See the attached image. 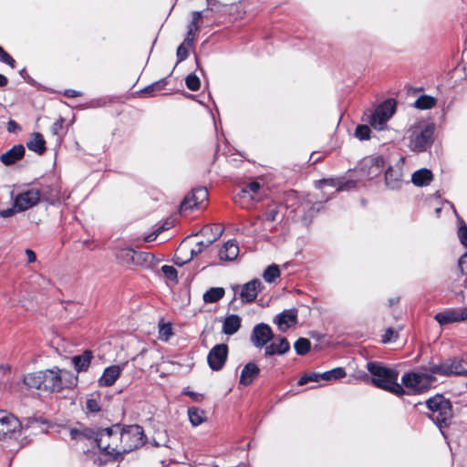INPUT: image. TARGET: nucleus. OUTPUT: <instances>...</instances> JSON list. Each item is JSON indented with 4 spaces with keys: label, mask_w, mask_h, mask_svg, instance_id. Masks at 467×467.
Here are the masks:
<instances>
[{
    "label": "nucleus",
    "mask_w": 467,
    "mask_h": 467,
    "mask_svg": "<svg viewBox=\"0 0 467 467\" xmlns=\"http://www.w3.org/2000/svg\"><path fill=\"white\" fill-rule=\"evenodd\" d=\"M367 369L371 374V382L377 388L391 392L397 396L405 393L403 387L398 383L399 372L382 366L378 362H368Z\"/></svg>",
    "instance_id": "1"
},
{
    "label": "nucleus",
    "mask_w": 467,
    "mask_h": 467,
    "mask_svg": "<svg viewBox=\"0 0 467 467\" xmlns=\"http://www.w3.org/2000/svg\"><path fill=\"white\" fill-rule=\"evenodd\" d=\"M41 373L44 392H58L65 388L75 387L78 382L77 376L58 368L41 370Z\"/></svg>",
    "instance_id": "2"
},
{
    "label": "nucleus",
    "mask_w": 467,
    "mask_h": 467,
    "mask_svg": "<svg viewBox=\"0 0 467 467\" xmlns=\"http://www.w3.org/2000/svg\"><path fill=\"white\" fill-rule=\"evenodd\" d=\"M95 442L99 450L110 459H121V450H119L121 443L119 426L115 425L100 430L96 435Z\"/></svg>",
    "instance_id": "3"
},
{
    "label": "nucleus",
    "mask_w": 467,
    "mask_h": 467,
    "mask_svg": "<svg viewBox=\"0 0 467 467\" xmlns=\"http://www.w3.org/2000/svg\"><path fill=\"white\" fill-rule=\"evenodd\" d=\"M434 127L419 121L407 130L409 148L413 151H425L432 143Z\"/></svg>",
    "instance_id": "4"
},
{
    "label": "nucleus",
    "mask_w": 467,
    "mask_h": 467,
    "mask_svg": "<svg viewBox=\"0 0 467 467\" xmlns=\"http://www.w3.org/2000/svg\"><path fill=\"white\" fill-rule=\"evenodd\" d=\"M429 417L440 429L447 426L452 418L451 404L442 395H436L426 401Z\"/></svg>",
    "instance_id": "5"
},
{
    "label": "nucleus",
    "mask_w": 467,
    "mask_h": 467,
    "mask_svg": "<svg viewBox=\"0 0 467 467\" xmlns=\"http://www.w3.org/2000/svg\"><path fill=\"white\" fill-rule=\"evenodd\" d=\"M121 443L119 450L123 454L140 448L145 442L143 430L139 425H130L120 429Z\"/></svg>",
    "instance_id": "6"
},
{
    "label": "nucleus",
    "mask_w": 467,
    "mask_h": 467,
    "mask_svg": "<svg viewBox=\"0 0 467 467\" xmlns=\"http://www.w3.org/2000/svg\"><path fill=\"white\" fill-rule=\"evenodd\" d=\"M39 192L37 190H28L26 192L19 193L14 202V205L11 208L0 210V216L7 218L14 215L17 212L26 211L39 202Z\"/></svg>",
    "instance_id": "7"
},
{
    "label": "nucleus",
    "mask_w": 467,
    "mask_h": 467,
    "mask_svg": "<svg viewBox=\"0 0 467 467\" xmlns=\"http://www.w3.org/2000/svg\"><path fill=\"white\" fill-rule=\"evenodd\" d=\"M436 379L431 374L426 372H412L406 373L402 376L401 381L405 388L411 393H420L427 390Z\"/></svg>",
    "instance_id": "8"
},
{
    "label": "nucleus",
    "mask_w": 467,
    "mask_h": 467,
    "mask_svg": "<svg viewBox=\"0 0 467 467\" xmlns=\"http://www.w3.org/2000/svg\"><path fill=\"white\" fill-rule=\"evenodd\" d=\"M192 236L186 237L179 245L173 259L175 265L182 266L190 262L206 245L202 241H193L192 239Z\"/></svg>",
    "instance_id": "9"
},
{
    "label": "nucleus",
    "mask_w": 467,
    "mask_h": 467,
    "mask_svg": "<svg viewBox=\"0 0 467 467\" xmlns=\"http://www.w3.org/2000/svg\"><path fill=\"white\" fill-rule=\"evenodd\" d=\"M430 372L443 376H467V358H453L440 365H433L430 368Z\"/></svg>",
    "instance_id": "10"
},
{
    "label": "nucleus",
    "mask_w": 467,
    "mask_h": 467,
    "mask_svg": "<svg viewBox=\"0 0 467 467\" xmlns=\"http://www.w3.org/2000/svg\"><path fill=\"white\" fill-rule=\"evenodd\" d=\"M395 112V101L388 99L380 104L370 119V125L378 130L385 129L388 120Z\"/></svg>",
    "instance_id": "11"
},
{
    "label": "nucleus",
    "mask_w": 467,
    "mask_h": 467,
    "mask_svg": "<svg viewBox=\"0 0 467 467\" xmlns=\"http://www.w3.org/2000/svg\"><path fill=\"white\" fill-rule=\"evenodd\" d=\"M405 159L400 158L395 166L389 167L385 173V182L387 187L391 190H399L403 184Z\"/></svg>",
    "instance_id": "12"
},
{
    "label": "nucleus",
    "mask_w": 467,
    "mask_h": 467,
    "mask_svg": "<svg viewBox=\"0 0 467 467\" xmlns=\"http://www.w3.org/2000/svg\"><path fill=\"white\" fill-rule=\"evenodd\" d=\"M207 198L208 192L205 188L201 187L193 190L192 193L187 195L182 202L180 206L181 213H185L199 208V206L205 202Z\"/></svg>",
    "instance_id": "13"
},
{
    "label": "nucleus",
    "mask_w": 467,
    "mask_h": 467,
    "mask_svg": "<svg viewBox=\"0 0 467 467\" xmlns=\"http://www.w3.org/2000/svg\"><path fill=\"white\" fill-rule=\"evenodd\" d=\"M275 230V223L269 220L264 219L261 220L258 218H254L248 220L245 223H243L236 228V233H259V232H273Z\"/></svg>",
    "instance_id": "14"
},
{
    "label": "nucleus",
    "mask_w": 467,
    "mask_h": 467,
    "mask_svg": "<svg viewBox=\"0 0 467 467\" xmlns=\"http://www.w3.org/2000/svg\"><path fill=\"white\" fill-rule=\"evenodd\" d=\"M228 356V347L225 344L214 346L209 352L207 360L213 370H220L223 367Z\"/></svg>",
    "instance_id": "15"
},
{
    "label": "nucleus",
    "mask_w": 467,
    "mask_h": 467,
    "mask_svg": "<svg viewBox=\"0 0 467 467\" xmlns=\"http://www.w3.org/2000/svg\"><path fill=\"white\" fill-rule=\"evenodd\" d=\"M274 338V334L271 327L265 324L261 323L256 325L252 331L251 334V342L256 348H263L264 346H267L266 344Z\"/></svg>",
    "instance_id": "16"
},
{
    "label": "nucleus",
    "mask_w": 467,
    "mask_h": 467,
    "mask_svg": "<svg viewBox=\"0 0 467 467\" xmlns=\"http://www.w3.org/2000/svg\"><path fill=\"white\" fill-rule=\"evenodd\" d=\"M21 424L12 414L6 412V419L0 430V440L17 439L20 436Z\"/></svg>",
    "instance_id": "17"
},
{
    "label": "nucleus",
    "mask_w": 467,
    "mask_h": 467,
    "mask_svg": "<svg viewBox=\"0 0 467 467\" xmlns=\"http://www.w3.org/2000/svg\"><path fill=\"white\" fill-rule=\"evenodd\" d=\"M467 319V307L449 309L435 315V320L441 326L462 322Z\"/></svg>",
    "instance_id": "18"
},
{
    "label": "nucleus",
    "mask_w": 467,
    "mask_h": 467,
    "mask_svg": "<svg viewBox=\"0 0 467 467\" xmlns=\"http://www.w3.org/2000/svg\"><path fill=\"white\" fill-rule=\"evenodd\" d=\"M126 363L121 365H113L106 368L103 374L99 379V385L100 387H110L119 378L122 370L125 368Z\"/></svg>",
    "instance_id": "19"
},
{
    "label": "nucleus",
    "mask_w": 467,
    "mask_h": 467,
    "mask_svg": "<svg viewBox=\"0 0 467 467\" xmlns=\"http://www.w3.org/2000/svg\"><path fill=\"white\" fill-rule=\"evenodd\" d=\"M274 322L280 331L285 332L297 323V311L296 309L284 310L275 317Z\"/></svg>",
    "instance_id": "20"
},
{
    "label": "nucleus",
    "mask_w": 467,
    "mask_h": 467,
    "mask_svg": "<svg viewBox=\"0 0 467 467\" xmlns=\"http://www.w3.org/2000/svg\"><path fill=\"white\" fill-rule=\"evenodd\" d=\"M384 167V160L380 156L369 157L363 161L362 169L369 179L380 174Z\"/></svg>",
    "instance_id": "21"
},
{
    "label": "nucleus",
    "mask_w": 467,
    "mask_h": 467,
    "mask_svg": "<svg viewBox=\"0 0 467 467\" xmlns=\"http://www.w3.org/2000/svg\"><path fill=\"white\" fill-rule=\"evenodd\" d=\"M273 339H275V341L267 345L265 348V357L284 355L290 350V344L285 337L278 336Z\"/></svg>",
    "instance_id": "22"
},
{
    "label": "nucleus",
    "mask_w": 467,
    "mask_h": 467,
    "mask_svg": "<svg viewBox=\"0 0 467 467\" xmlns=\"http://www.w3.org/2000/svg\"><path fill=\"white\" fill-rule=\"evenodd\" d=\"M316 187L326 196L325 201L330 199L337 192L344 189L343 184L335 179L316 182Z\"/></svg>",
    "instance_id": "23"
},
{
    "label": "nucleus",
    "mask_w": 467,
    "mask_h": 467,
    "mask_svg": "<svg viewBox=\"0 0 467 467\" xmlns=\"http://www.w3.org/2000/svg\"><path fill=\"white\" fill-rule=\"evenodd\" d=\"M261 286L262 283L257 279L252 280L244 285L240 294L242 301L244 303L253 302L256 298Z\"/></svg>",
    "instance_id": "24"
},
{
    "label": "nucleus",
    "mask_w": 467,
    "mask_h": 467,
    "mask_svg": "<svg viewBox=\"0 0 467 467\" xmlns=\"http://www.w3.org/2000/svg\"><path fill=\"white\" fill-rule=\"evenodd\" d=\"M116 256L120 264L128 267H131L138 265V261L141 257V254H136V252L131 248H121L117 252Z\"/></svg>",
    "instance_id": "25"
},
{
    "label": "nucleus",
    "mask_w": 467,
    "mask_h": 467,
    "mask_svg": "<svg viewBox=\"0 0 467 467\" xmlns=\"http://www.w3.org/2000/svg\"><path fill=\"white\" fill-rule=\"evenodd\" d=\"M260 369L254 363H247L241 371L239 383L244 386L250 385L259 375Z\"/></svg>",
    "instance_id": "26"
},
{
    "label": "nucleus",
    "mask_w": 467,
    "mask_h": 467,
    "mask_svg": "<svg viewBox=\"0 0 467 467\" xmlns=\"http://www.w3.org/2000/svg\"><path fill=\"white\" fill-rule=\"evenodd\" d=\"M23 385L27 390L43 391V381L41 371L27 373L23 377Z\"/></svg>",
    "instance_id": "27"
},
{
    "label": "nucleus",
    "mask_w": 467,
    "mask_h": 467,
    "mask_svg": "<svg viewBox=\"0 0 467 467\" xmlns=\"http://www.w3.org/2000/svg\"><path fill=\"white\" fill-rule=\"evenodd\" d=\"M238 254L239 246L233 240L226 242L219 251L220 259L225 261H233L238 256Z\"/></svg>",
    "instance_id": "28"
},
{
    "label": "nucleus",
    "mask_w": 467,
    "mask_h": 467,
    "mask_svg": "<svg viewBox=\"0 0 467 467\" xmlns=\"http://www.w3.org/2000/svg\"><path fill=\"white\" fill-rule=\"evenodd\" d=\"M25 154V148L23 145L18 144L12 147L5 153L2 154L0 159L5 165H11L16 161L21 159Z\"/></svg>",
    "instance_id": "29"
},
{
    "label": "nucleus",
    "mask_w": 467,
    "mask_h": 467,
    "mask_svg": "<svg viewBox=\"0 0 467 467\" xmlns=\"http://www.w3.org/2000/svg\"><path fill=\"white\" fill-rule=\"evenodd\" d=\"M236 228H238V226L234 224L225 226L221 223H215L204 225L200 232H195L194 234H223L224 232L236 233Z\"/></svg>",
    "instance_id": "30"
},
{
    "label": "nucleus",
    "mask_w": 467,
    "mask_h": 467,
    "mask_svg": "<svg viewBox=\"0 0 467 467\" xmlns=\"http://www.w3.org/2000/svg\"><path fill=\"white\" fill-rule=\"evenodd\" d=\"M241 327V318L237 315L227 316L223 322V332L231 336L235 334Z\"/></svg>",
    "instance_id": "31"
},
{
    "label": "nucleus",
    "mask_w": 467,
    "mask_h": 467,
    "mask_svg": "<svg viewBox=\"0 0 467 467\" xmlns=\"http://www.w3.org/2000/svg\"><path fill=\"white\" fill-rule=\"evenodd\" d=\"M26 146L30 150L42 154L46 150V141L42 134L35 132L30 136L26 142Z\"/></svg>",
    "instance_id": "32"
},
{
    "label": "nucleus",
    "mask_w": 467,
    "mask_h": 467,
    "mask_svg": "<svg viewBox=\"0 0 467 467\" xmlns=\"http://www.w3.org/2000/svg\"><path fill=\"white\" fill-rule=\"evenodd\" d=\"M432 173L428 169H420L416 171L411 176V182L416 186H426L432 181Z\"/></svg>",
    "instance_id": "33"
},
{
    "label": "nucleus",
    "mask_w": 467,
    "mask_h": 467,
    "mask_svg": "<svg viewBox=\"0 0 467 467\" xmlns=\"http://www.w3.org/2000/svg\"><path fill=\"white\" fill-rule=\"evenodd\" d=\"M91 358L92 353L87 350L81 355L73 357L72 363L78 372L85 371L88 368Z\"/></svg>",
    "instance_id": "34"
},
{
    "label": "nucleus",
    "mask_w": 467,
    "mask_h": 467,
    "mask_svg": "<svg viewBox=\"0 0 467 467\" xmlns=\"http://www.w3.org/2000/svg\"><path fill=\"white\" fill-rule=\"evenodd\" d=\"M188 417L193 427L199 426L206 420L205 411L196 407L188 409Z\"/></svg>",
    "instance_id": "35"
},
{
    "label": "nucleus",
    "mask_w": 467,
    "mask_h": 467,
    "mask_svg": "<svg viewBox=\"0 0 467 467\" xmlns=\"http://www.w3.org/2000/svg\"><path fill=\"white\" fill-rule=\"evenodd\" d=\"M224 296V289L222 287H212L203 295L205 303H215Z\"/></svg>",
    "instance_id": "36"
},
{
    "label": "nucleus",
    "mask_w": 467,
    "mask_h": 467,
    "mask_svg": "<svg viewBox=\"0 0 467 467\" xmlns=\"http://www.w3.org/2000/svg\"><path fill=\"white\" fill-rule=\"evenodd\" d=\"M436 104V99L428 95H422L419 97L414 102V106L420 109H430Z\"/></svg>",
    "instance_id": "37"
},
{
    "label": "nucleus",
    "mask_w": 467,
    "mask_h": 467,
    "mask_svg": "<svg viewBox=\"0 0 467 467\" xmlns=\"http://www.w3.org/2000/svg\"><path fill=\"white\" fill-rule=\"evenodd\" d=\"M346 377V371L343 368H336L329 371L321 373V379L326 381L337 380Z\"/></svg>",
    "instance_id": "38"
},
{
    "label": "nucleus",
    "mask_w": 467,
    "mask_h": 467,
    "mask_svg": "<svg viewBox=\"0 0 467 467\" xmlns=\"http://www.w3.org/2000/svg\"><path fill=\"white\" fill-rule=\"evenodd\" d=\"M68 434L71 440L75 441H83L85 439L89 440L91 438V431L88 429L83 430H78V429H71L68 431Z\"/></svg>",
    "instance_id": "39"
},
{
    "label": "nucleus",
    "mask_w": 467,
    "mask_h": 467,
    "mask_svg": "<svg viewBox=\"0 0 467 467\" xmlns=\"http://www.w3.org/2000/svg\"><path fill=\"white\" fill-rule=\"evenodd\" d=\"M310 341L305 337L298 338L294 344L295 350L298 355L306 354L310 349Z\"/></svg>",
    "instance_id": "40"
},
{
    "label": "nucleus",
    "mask_w": 467,
    "mask_h": 467,
    "mask_svg": "<svg viewBox=\"0 0 467 467\" xmlns=\"http://www.w3.org/2000/svg\"><path fill=\"white\" fill-rule=\"evenodd\" d=\"M279 276H280V270H279L278 266L275 265H272L268 266L263 275L264 279L268 283H272Z\"/></svg>",
    "instance_id": "41"
},
{
    "label": "nucleus",
    "mask_w": 467,
    "mask_h": 467,
    "mask_svg": "<svg viewBox=\"0 0 467 467\" xmlns=\"http://www.w3.org/2000/svg\"><path fill=\"white\" fill-rule=\"evenodd\" d=\"M172 335V327L170 323L160 324L159 326V337L163 341H167Z\"/></svg>",
    "instance_id": "42"
},
{
    "label": "nucleus",
    "mask_w": 467,
    "mask_h": 467,
    "mask_svg": "<svg viewBox=\"0 0 467 467\" xmlns=\"http://www.w3.org/2000/svg\"><path fill=\"white\" fill-rule=\"evenodd\" d=\"M370 128L368 125H358L355 130V137L360 140H368Z\"/></svg>",
    "instance_id": "43"
},
{
    "label": "nucleus",
    "mask_w": 467,
    "mask_h": 467,
    "mask_svg": "<svg viewBox=\"0 0 467 467\" xmlns=\"http://www.w3.org/2000/svg\"><path fill=\"white\" fill-rule=\"evenodd\" d=\"M192 16V22L188 26V29H190V35L195 34V32L199 29V23L202 18V13L199 11H194Z\"/></svg>",
    "instance_id": "44"
},
{
    "label": "nucleus",
    "mask_w": 467,
    "mask_h": 467,
    "mask_svg": "<svg viewBox=\"0 0 467 467\" xmlns=\"http://www.w3.org/2000/svg\"><path fill=\"white\" fill-rule=\"evenodd\" d=\"M186 86L189 89L196 91L200 88L201 82L197 76L191 74L185 79Z\"/></svg>",
    "instance_id": "45"
},
{
    "label": "nucleus",
    "mask_w": 467,
    "mask_h": 467,
    "mask_svg": "<svg viewBox=\"0 0 467 467\" xmlns=\"http://www.w3.org/2000/svg\"><path fill=\"white\" fill-rule=\"evenodd\" d=\"M161 272L165 275L166 278L177 282V270L171 265H163L161 267Z\"/></svg>",
    "instance_id": "46"
},
{
    "label": "nucleus",
    "mask_w": 467,
    "mask_h": 467,
    "mask_svg": "<svg viewBox=\"0 0 467 467\" xmlns=\"http://www.w3.org/2000/svg\"><path fill=\"white\" fill-rule=\"evenodd\" d=\"M398 337V332L393 328L389 327L386 329L384 335H382L381 342L386 344L392 341H395Z\"/></svg>",
    "instance_id": "47"
},
{
    "label": "nucleus",
    "mask_w": 467,
    "mask_h": 467,
    "mask_svg": "<svg viewBox=\"0 0 467 467\" xmlns=\"http://www.w3.org/2000/svg\"><path fill=\"white\" fill-rule=\"evenodd\" d=\"M321 379V374L317 373H311V374H306L298 380V385L303 386L306 384L307 382L314 381L317 382Z\"/></svg>",
    "instance_id": "48"
},
{
    "label": "nucleus",
    "mask_w": 467,
    "mask_h": 467,
    "mask_svg": "<svg viewBox=\"0 0 467 467\" xmlns=\"http://www.w3.org/2000/svg\"><path fill=\"white\" fill-rule=\"evenodd\" d=\"M265 219L275 223L281 221L282 216L279 214V210L276 207H273L268 210Z\"/></svg>",
    "instance_id": "49"
},
{
    "label": "nucleus",
    "mask_w": 467,
    "mask_h": 467,
    "mask_svg": "<svg viewBox=\"0 0 467 467\" xmlns=\"http://www.w3.org/2000/svg\"><path fill=\"white\" fill-rule=\"evenodd\" d=\"M175 223L174 218H169L163 222L153 234H161L165 231H169L172 228Z\"/></svg>",
    "instance_id": "50"
},
{
    "label": "nucleus",
    "mask_w": 467,
    "mask_h": 467,
    "mask_svg": "<svg viewBox=\"0 0 467 467\" xmlns=\"http://www.w3.org/2000/svg\"><path fill=\"white\" fill-rule=\"evenodd\" d=\"M0 61L10 66L12 68L15 67L14 58L8 53H6L2 47H0Z\"/></svg>",
    "instance_id": "51"
},
{
    "label": "nucleus",
    "mask_w": 467,
    "mask_h": 467,
    "mask_svg": "<svg viewBox=\"0 0 467 467\" xmlns=\"http://www.w3.org/2000/svg\"><path fill=\"white\" fill-rule=\"evenodd\" d=\"M188 48L189 47L182 43L178 47V48H177L178 62H182L184 59H186V57L188 56Z\"/></svg>",
    "instance_id": "52"
},
{
    "label": "nucleus",
    "mask_w": 467,
    "mask_h": 467,
    "mask_svg": "<svg viewBox=\"0 0 467 467\" xmlns=\"http://www.w3.org/2000/svg\"><path fill=\"white\" fill-rule=\"evenodd\" d=\"M80 243L84 248L88 250H94L99 247V244L95 242L93 238L84 239Z\"/></svg>",
    "instance_id": "53"
},
{
    "label": "nucleus",
    "mask_w": 467,
    "mask_h": 467,
    "mask_svg": "<svg viewBox=\"0 0 467 467\" xmlns=\"http://www.w3.org/2000/svg\"><path fill=\"white\" fill-rule=\"evenodd\" d=\"M87 409L90 412H97L100 410V407L96 400L90 399L87 400Z\"/></svg>",
    "instance_id": "54"
},
{
    "label": "nucleus",
    "mask_w": 467,
    "mask_h": 467,
    "mask_svg": "<svg viewBox=\"0 0 467 467\" xmlns=\"http://www.w3.org/2000/svg\"><path fill=\"white\" fill-rule=\"evenodd\" d=\"M63 123H64V119L63 118H59L51 127V132L54 134V135H57L58 133V131L62 129L63 127Z\"/></svg>",
    "instance_id": "55"
},
{
    "label": "nucleus",
    "mask_w": 467,
    "mask_h": 467,
    "mask_svg": "<svg viewBox=\"0 0 467 467\" xmlns=\"http://www.w3.org/2000/svg\"><path fill=\"white\" fill-rule=\"evenodd\" d=\"M459 267L461 272L467 275V254H463L459 260Z\"/></svg>",
    "instance_id": "56"
},
{
    "label": "nucleus",
    "mask_w": 467,
    "mask_h": 467,
    "mask_svg": "<svg viewBox=\"0 0 467 467\" xmlns=\"http://www.w3.org/2000/svg\"><path fill=\"white\" fill-rule=\"evenodd\" d=\"M260 189V184L259 182H252L250 183L247 184L246 186V189L244 190V192H257Z\"/></svg>",
    "instance_id": "57"
},
{
    "label": "nucleus",
    "mask_w": 467,
    "mask_h": 467,
    "mask_svg": "<svg viewBox=\"0 0 467 467\" xmlns=\"http://www.w3.org/2000/svg\"><path fill=\"white\" fill-rule=\"evenodd\" d=\"M193 41H194V34L190 35V29H188L187 36L185 37L182 44H184L188 47H191L192 46Z\"/></svg>",
    "instance_id": "58"
},
{
    "label": "nucleus",
    "mask_w": 467,
    "mask_h": 467,
    "mask_svg": "<svg viewBox=\"0 0 467 467\" xmlns=\"http://www.w3.org/2000/svg\"><path fill=\"white\" fill-rule=\"evenodd\" d=\"M26 254L27 262L28 263H33V262L36 261V254H35V253L32 250L26 249Z\"/></svg>",
    "instance_id": "59"
},
{
    "label": "nucleus",
    "mask_w": 467,
    "mask_h": 467,
    "mask_svg": "<svg viewBox=\"0 0 467 467\" xmlns=\"http://www.w3.org/2000/svg\"><path fill=\"white\" fill-rule=\"evenodd\" d=\"M64 94L67 98H76L80 96V92L74 89H67Z\"/></svg>",
    "instance_id": "60"
},
{
    "label": "nucleus",
    "mask_w": 467,
    "mask_h": 467,
    "mask_svg": "<svg viewBox=\"0 0 467 467\" xmlns=\"http://www.w3.org/2000/svg\"><path fill=\"white\" fill-rule=\"evenodd\" d=\"M321 201H318L311 208H310V211L311 213H314V212H317L319 211V209L321 208ZM311 215H313V213H311Z\"/></svg>",
    "instance_id": "61"
},
{
    "label": "nucleus",
    "mask_w": 467,
    "mask_h": 467,
    "mask_svg": "<svg viewBox=\"0 0 467 467\" xmlns=\"http://www.w3.org/2000/svg\"><path fill=\"white\" fill-rule=\"evenodd\" d=\"M16 123L14 120H10L7 123V130L8 131H14L16 129Z\"/></svg>",
    "instance_id": "62"
},
{
    "label": "nucleus",
    "mask_w": 467,
    "mask_h": 467,
    "mask_svg": "<svg viewBox=\"0 0 467 467\" xmlns=\"http://www.w3.org/2000/svg\"><path fill=\"white\" fill-rule=\"evenodd\" d=\"M459 234H467V226L465 223H462L459 227Z\"/></svg>",
    "instance_id": "63"
},
{
    "label": "nucleus",
    "mask_w": 467,
    "mask_h": 467,
    "mask_svg": "<svg viewBox=\"0 0 467 467\" xmlns=\"http://www.w3.org/2000/svg\"><path fill=\"white\" fill-rule=\"evenodd\" d=\"M461 244L467 248V235H459Z\"/></svg>",
    "instance_id": "64"
}]
</instances>
